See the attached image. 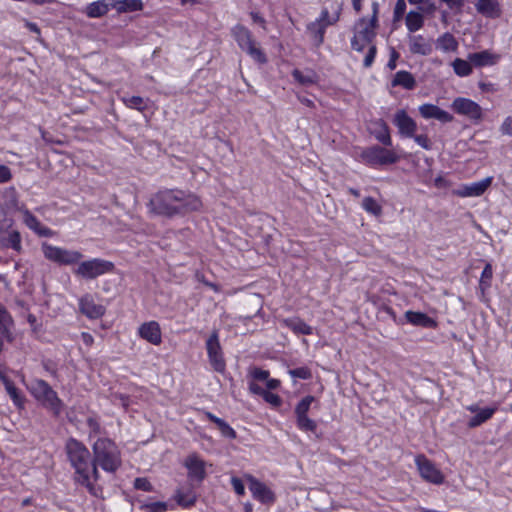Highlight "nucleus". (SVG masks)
Here are the masks:
<instances>
[{
	"label": "nucleus",
	"instance_id": "nucleus-1",
	"mask_svg": "<svg viewBox=\"0 0 512 512\" xmlns=\"http://www.w3.org/2000/svg\"><path fill=\"white\" fill-rule=\"evenodd\" d=\"M67 450L68 459L75 469L74 480L85 487L88 493L96 498L103 497V488L97 484L99 473L97 467L106 472H115L121 465L119 450Z\"/></svg>",
	"mask_w": 512,
	"mask_h": 512
},
{
	"label": "nucleus",
	"instance_id": "nucleus-2",
	"mask_svg": "<svg viewBox=\"0 0 512 512\" xmlns=\"http://www.w3.org/2000/svg\"><path fill=\"white\" fill-rule=\"evenodd\" d=\"M149 207L157 215L173 217L199 211L202 208V201L191 192L165 189L157 192L151 198Z\"/></svg>",
	"mask_w": 512,
	"mask_h": 512
},
{
	"label": "nucleus",
	"instance_id": "nucleus-3",
	"mask_svg": "<svg viewBox=\"0 0 512 512\" xmlns=\"http://www.w3.org/2000/svg\"><path fill=\"white\" fill-rule=\"evenodd\" d=\"M377 27L378 24L368 21L366 17L359 18L353 26L351 47L357 52H364L367 49V54L363 61V65L366 68L371 67L377 53L375 45Z\"/></svg>",
	"mask_w": 512,
	"mask_h": 512
},
{
	"label": "nucleus",
	"instance_id": "nucleus-4",
	"mask_svg": "<svg viewBox=\"0 0 512 512\" xmlns=\"http://www.w3.org/2000/svg\"><path fill=\"white\" fill-rule=\"evenodd\" d=\"M393 124L400 137L413 139L424 150L432 149V142L427 134H416L418 125L405 109H399L394 113Z\"/></svg>",
	"mask_w": 512,
	"mask_h": 512
},
{
	"label": "nucleus",
	"instance_id": "nucleus-5",
	"mask_svg": "<svg viewBox=\"0 0 512 512\" xmlns=\"http://www.w3.org/2000/svg\"><path fill=\"white\" fill-rule=\"evenodd\" d=\"M29 390L34 398L41 403L42 406L51 410L55 415H59L63 409V402L57 393L44 380H34Z\"/></svg>",
	"mask_w": 512,
	"mask_h": 512
},
{
	"label": "nucleus",
	"instance_id": "nucleus-6",
	"mask_svg": "<svg viewBox=\"0 0 512 512\" xmlns=\"http://www.w3.org/2000/svg\"><path fill=\"white\" fill-rule=\"evenodd\" d=\"M115 266L111 261L102 258H91L79 261L73 268V274L81 279L92 280L113 272Z\"/></svg>",
	"mask_w": 512,
	"mask_h": 512
},
{
	"label": "nucleus",
	"instance_id": "nucleus-7",
	"mask_svg": "<svg viewBox=\"0 0 512 512\" xmlns=\"http://www.w3.org/2000/svg\"><path fill=\"white\" fill-rule=\"evenodd\" d=\"M232 35L239 47L258 63H266L267 58L264 52L256 46L251 32L243 25H236L232 28Z\"/></svg>",
	"mask_w": 512,
	"mask_h": 512
},
{
	"label": "nucleus",
	"instance_id": "nucleus-8",
	"mask_svg": "<svg viewBox=\"0 0 512 512\" xmlns=\"http://www.w3.org/2000/svg\"><path fill=\"white\" fill-rule=\"evenodd\" d=\"M44 257L59 265L70 266L77 264L82 258L83 254L78 250H70L59 246H54L44 242L41 246Z\"/></svg>",
	"mask_w": 512,
	"mask_h": 512
},
{
	"label": "nucleus",
	"instance_id": "nucleus-9",
	"mask_svg": "<svg viewBox=\"0 0 512 512\" xmlns=\"http://www.w3.org/2000/svg\"><path fill=\"white\" fill-rule=\"evenodd\" d=\"M339 16V12H336L334 16H330L329 11L323 9L319 17L307 25V30L316 46H320L324 42L326 28L338 22Z\"/></svg>",
	"mask_w": 512,
	"mask_h": 512
},
{
	"label": "nucleus",
	"instance_id": "nucleus-10",
	"mask_svg": "<svg viewBox=\"0 0 512 512\" xmlns=\"http://www.w3.org/2000/svg\"><path fill=\"white\" fill-rule=\"evenodd\" d=\"M415 465L420 477L428 483L441 485L445 481L442 471L429 460L425 455L418 454L415 456Z\"/></svg>",
	"mask_w": 512,
	"mask_h": 512
},
{
	"label": "nucleus",
	"instance_id": "nucleus-11",
	"mask_svg": "<svg viewBox=\"0 0 512 512\" xmlns=\"http://www.w3.org/2000/svg\"><path fill=\"white\" fill-rule=\"evenodd\" d=\"M452 110L461 116L479 123L484 117V111L482 107L475 101L466 97H457L451 103Z\"/></svg>",
	"mask_w": 512,
	"mask_h": 512
},
{
	"label": "nucleus",
	"instance_id": "nucleus-12",
	"mask_svg": "<svg viewBox=\"0 0 512 512\" xmlns=\"http://www.w3.org/2000/svg\"><path fill=\"white\" fill-rule=\"evenodd\" d=\"M361 160L370 166L393 164L397 162V155L388 149L380 146H373L363 150L360 154Z\"/></svg>",
	"mask_w": 512,
	"mask_h": 512
},
{
	"label": "nucleus",
	"instance_id": "nucleus-13",
	"mask_svg": "<svg viewBox=\"0 0 512 512\" xmlns=\"http://www.w3.org/2000/svg\"><path fill=\"white\" fill-rule=\"evenodd\" d=\"M244 480L248 483L252 497L264 505H273L276 502V495L273 490L264 482L251 474H244Z\"/></svg>",
	"mask_w": 512,
	"mask_h": 512
},
{
	"label": "nucleus",
	"instance_id": "nucleus-14",
	"mask_svg": "<svg viewBox=\"0 0 512 512\" xmlns=\"http://www.w3.org/2000/svg\"><path fill=\"white\" fill-rule=\"evenodd\" d=\"M206 350L209 362L216 372L223 373L226 363L223 357L222 348L219 341V334L214 330L206 341Z\"/></svg>",
	"mask_w": 512,
	"mask_h": 512
},
{
	"label": "nucleus",
	"instance_id": "nucleus-15",
	"mask_svg": "<svg viewBox=\"0 0 512 512\" xmlns=\"http://www.w3.org/2000/svg\"><path fill=\"white\" fill-rule=\"evenodd\" d=\"M493 181L492 176H488L484 179H481L476 182L464 184L460 186L457 190H455L453 193L456 196L466 198V197H479L483 195L486 190L491 186Z\"/></svg>",
	"mask_w": 512,
	"mask_h": 512
},
{
	"label": "nucleus",
	"instance_id": "nucleus-16",
	"mask_svg": "<svg viewBox=\"0 0 512 512\" xmlns=\"http://www.w3.org/2000/svg\"><path fill=\"white\" fill-rule=\"evenodd\" d=\"M173 499L182 509H190L197 502V493L191 484H185L175 490Z\"/></svg>",
	"mask_w": 512,
	"mask_h": 512
},
{
	"label": "nucleus",
	"instance_id": "nucleus-17",
	"mask_svg": "<svg viewBox=\"0 0 512 512\" xmlns=\"http://www.w3.org/2000/svg\"><path fill=\"white\" fill-rule=\"evenodd\" d=\"M188 473V478L191 481L202 483L206 478L205 462L197 455L192 454L188 456L184 462Z\"/></svg>",
	"mask_w": 512,
	"mask_h": 512
},
{
	"label": "nucleus",
	"instance_id": "nucleus-18",
	"mask_svg": "<svg viewBox=\"0 0 512 512\" xmlns=\"http://www.w3.org/2000/svg\"><path fill=\"white\" fill-rule=\"evenodd\" d=\"M138 335L152 345L158 346L162 343V331L157 321L142 323L138 328Z\"/></svg>",
	"mask_w": 512,
	"mask_h": 512
},
{
	"label": "nucleus",
	"instance_id": "nucleus-19",
	"mask_svg": "<svg viewBox=\"0 0 512 512\" xmlns=\"http://www.w3.org/2000/svg\"><path fill=\"white\" fill-rule=\"evenodd\" d=\"M418 111L421 117L427 120L436 119L442 123H450L454 119L452 114L431 103L420 105Z\"/></svg>",
	"mask_w": 512,
	"mask_h": 512
},
{
	"label": "nucleus",
	"instance_id": "nucleus-20",
	"mask_svg": "<svg viewBox=\"0 0 512 512\" xmlns=\"http://www.w3.org/2000/svg\"><path fill=\"white\" fill-rule=\"evenodd\" d=\"M79 309L90 319H98L105 314V307L97 304L91 295H85L80 298Z\"/></svg>",
	"mask_w": 512,
	"mask_h": 512
},
{
	"label": "nucleus",
	"instance_id": "nucleus-21",
	"mask_svg": "<svg viewBox=\"0 0 512 512\" xmlns=\"http://www.w3.org/2000/svg\"><path fill=\"white\" fill-rule=\"evenodd\" d=\"M467 410L474 413L475 415L468 421L467 425L470 428H475L486 421H488L496 412L497 407H485L479 408L477 405H470L467 407Z\"/></svg>",
	"mask_w": 512,
	"mask_h": 512
},
{
	"label": "nucleus",
	"instance_id": "nucleus-22",
	"mask_svg": "<svg viewBox=\"0 0 512 512\" xmlns=\"http://www.w3.org/2000/svg\"><path fill=\"white\" fill-rule=\"evenodd\" d=\"M22 216H23L22 219H23V222L25 223V225L29 229L34 231L37 235L43 236V237H51L54 235V232L50 228L42 225L30 211L23 210Z\"/></svg>",
	"mask_w": 512,
	"mask_h": 512
},
{
	"label": "nucleus",
	"instance_id": "nucleus-23",
	"mask_svg": "<svg viewBox=\"0 0 512 512\" xmlns=\"http://www.w3.org/2000/svg\"><path fill=\"white\" fill-rule=\"evenodd\" d=\"M371 133L376 140L386 146L392 145L390 130L387 123L382 119H377L371 122Z\"/></svg>",
	"mask_w": 512,
	"mask_h": 512
},
{
	"label": "nucleus",
	"instance_id": "nucleus-24",
	"mask_svg": "<svg viewBox=\"0 0 512 512\" xmlns=\"http://www.w3.org/2000/svg\"><path fill=\"white\" fill-rule=\"evenodd\" d=\"M405 319L413 326L423 328H436L437 321L423 312L408 310L405 312Z\"/></svg>",
	"mask_w": 512,
	"mask_h": 512
},
{
	"label": "nucleus",
	"instance_id": "nucleus-25",
	"mask_svg": "<svg viewBox=\"0 0 512 512\" xmlns=\"http://www.w3.org/2000/svg\"><path fill=\"white\" fill-rule=\"evenodd\" d=\"M269 371L258 367L249 370L250 381L263 382L268 390H275L280 386L278 379L269 378Z\"/></svg>",
	"mask_w": 512,
	"mask_h": 512
},
{
	"label": "nucleus",
	"instance_id": "nucleus-26",
	"mask_svg": "<svg viewBox=\"0 0 512 512\" xmlns=\"http://www.w3.org/2000/svg\"><path fill=\"white\" fill-rule=\"evenodd\" d=\"M468 59L474 66L484 67L496 64L499 60V56L488 50H484L481 52L470 53L468 55Z\"/></svg>",
	"mask_w": 512,
	"mask_h": 512
},
{
	"label": "nucleus",
	"instance_id": "nucleus-27",
	"mask_svg": "<svg viewBox=\"0 0 512 512\" xmlns=\"http://www.w3.org/2000/svg\"><path fill=\"white\" fill-rule=\"evenodd\" d=\"M478 13L488 18H496L500 16L501 9L497 0H478L475 4Z\"/></svg>",
	"mask_w": 512,
	"mask_h": 512
},
{
	"label": "nucleus",
	"instance_id": "nucleus-28",
	"mask_svg": "<svg viewBox=\"0 0 512 512\" xmlns=\"http://www.w3.org/2000/svg\"><path fill=\"white\" fill-rule=\"evenodd\" d=\"M409 49L413 54L428 55L432 51V46L422 35H415L409 38Z\"/></svg>",
	"mask_w": 512,
	"mask_h": 512
},
{
	"label": "nucleus",
	"instance_id": "nucleus-29",
	"mask_svg": "<svg viewBox=\"0 0 512 512\" xmlns=\"http://www.w3.org/2000/svg\"><path fill=\"white\" fill-rule=\"evenodd\" d=\"M391 85L393 87L401 86L406 90H412L416 86V80L410 72L400 70L395 73Z\"/></svg>",
	"mask_w": 512,
	"mask_h": 512
},
{
	"label": "nucleus",
	"instance_id": "nucleus-30",
	"mask_svg": "<svg viewBox=\"0 0 512 512\" xmlns=\"http://www.w3.org/2000/svg\"><path fill=\"white\" fill-rule=\"evenodd\" d=\"M283 324L297 335H311L313 333V328L299 318L284 319Z\"/></svg>",
	"mask_w": 512,
	"mask_h": 512
},
{
	"label": "nucleus",
	"instance_id": "nucleus-31",
	"mask_svg": "<svg viewBox=\"0 0 512 512\" xmlns=\"http://www.w3.org/2000/svg\"><path fill=\"white\" fill-rule=\"evenodd\" d=\"M109 12V4L107 0H97L88 4L85 8V14L89 18H99Z\"/></svg>",
	"mask_w": 512,
	"mask_h": 512
},
{
	"label": "nucleus",
	"instance_id": "nucleus-32",
	"mask_svg": "<svg viewBox=\"0 0 512 512\" xmlns=\"http://www.w3.org/2000/svg\"><path fill=\"white\" fill-rule=\"evenodd\" d=\"M12 326L13 320L11 316L2 306H0V332L9 342H12L14 339L11 332Z\"/></svg>",
	"mask_w": 512,
	"mask_h": 512
},
{
	"label": "nucleus",
	"instance_id": "nucleus-33",
	"mask_svg": "<svg viewBox=\"0 0 512 512\" xmlns=\"http://www.w3.org/2000/svg\"><path fill=\"white\" fill-rule=\"evenodd\" d=\"M437 49L443 52H455L458 48V42L451 33H444L436 41Z\"/></svg>",
	"mask_w": 512,
	"mask_h": 512
},
{
	"label": "nucleus",
	"instance_id": "nucleus-34",
	"mask_svg": "<svg viewBox=\"0 0 512 512\" xmlns=\"http://www.w3.org/2000/svg\"><path fill=\"white\" fill-rule=\"evenodd\" d=\"M0 379L2 380V382L5 386V390L8 393V395L10 396V398L12 399V401L14 402V404L17 407L22 408L23 407V397L21 396V394L19 393L18 389L15 387L13 382L10 381L1 372H0Z\"/></svg>",
	"mask_w": 512,
	"mask_h": 512
},
{
	"label": "nucleus",
	"instance_id": "nucleus-35",
	"mask_svg": "<svg viewBox=\"0 0 512 512\" xmlns=\"http://www.w3.org/2000/svg\"><path fill=\"white\" fill-rule=\"evenodd\" d=\"M472 65L473 64L469 61V59L464 60L461 58H456L451 63L454 73L459 77L469 76L473 71Z\"/></svg>",
	"mask_w": 512,
	"mask_h": 512
},
{
	"label": "nucleus",
	"instance_id": "nucleus-36",
	"mask_svg": "<svg viewBox=\"0 0 512 512\" xmlns=\"http://www.w3.org/2000/svg\"><path fill=\"white\" fill-rule=\"evenodd\" d=\"M406 27L410 32H416L423 27L424 18L423 16L416 11H409L406 15Z\"/></svg>",
	"mask_w": 512,
	"mask_h": 512
},
{
	"label": "nucleus",
	"instance_id": "nucleus-37",
	"mask_svg": "<svg viewBox=\"0 0 512 512\" xmlns=\"http://www.w3.org/2000/svg\"><path fill=\"white\" fill-rule=\"evenodd\" d=\"M115 7L120 13L140 11L143 9V2L142 0H120Z\"/></svg>",
	"mask_w": 512,
	"mask_h": 512
},
{
	"label": "nucleus",
	"instance_id": "nucleus-38",
	"mask_svg": "<svg viewBox=\"0 0 512 512\" xmlns=\"http://www.w3.org/2000/svg\"><path fill=\"white\" fill-rule=\"evenodd\" d=\"M292 76L297 82H299L302 85L314 84L317 81V75L313 71H308L304 73L298 69H295L292 72Z\"/></svg>",
	"mask_w": 512,
	"mask_h": 512
},
{
	"label": "nucleus",
	"instance_id": "nucleus-39",
	"mask_svg": "<svg viewBox=\"0 0 512 512\" xmlns=\"http://www.w3.org/2000/svg\"><path fill=\"white\" fill-rule=\"evenodd\" d=\"M362 208L369 214L380 216L382 214V206L373 198L365 197L362 201Z\"/></svg>",
	"mask_w": 512,
	"mask_h": 512
},
{
	"label": "nucleus",
	"instance_id": "nucleus-40",
	"mask_svg": "<svg viewBox=\"0 0 512 512\" xmlns=\"http://www.w3.org/2000/svg\"><path fill=\"white\" fill-rule=\"evenodd\" d=\"M123 103L130 109H136L138 111H144L146 109L145 100L140 96L123 97Z\"/></svg>",
	"mask_w": 512,
	"mask_h": 512
},
{
	"label": "nucleus",
	"instance_id": "nucleus-41",
	"mask_svg": "<svg viewBox=\"0 0 512 512\" xmlns=\"http://www.w3.org/2000/svg\"><path fill=\"white\" fill-rule=\"evenodd\" d=\"M5 246L20 252L22 250L20 233L16 230L10 231L7 239L5 240Z\"/></svg>",
	"mask_w": 512,
	"mask_h": 512
},
{
	"label": "nucleus",
	"instance_id": "nucleus-42",
	"mask_svg": "<svg viewBox=\"0 0 512 512\" xmlns=\"http://www.w3.org/2000/svg\"><path fill=\"white\" fill-rule=\"evenodd\" d=\"M140 508L145 512H166L168 510V503L162 501L150 502L141 505Z\"/></svg>",
	"mask_w": 512,
	"mask_h": 512
},
{
	"label": "nucleus",
	"instance_id": "nucleus-43",
	"mask_svg": "<svg viewBox=\"0 0 512 512\" xmlns=\"http://www.w3.org/2000/svg\"><path fill=\"white\" fill-rule=\"evenodd\" d=\"M314 401V398L312 396H306L304 397L296 406L295 408V414L297 417L305 416L307 415L310 406L312 402Z\"/></svg>",
	"mask_w": 512,
	"mask_h": 512
},
{
	"label": "nucleus",
	"instance_id": "nucleus-44",
	"mask_svg": "<svg viewBox=\"0 0 512 512\" xmlns=\"http://www.w3.org/2000/svg\"><path fill=\"white\" fill-rule=\"evenodd\" d=\"M297 425L299 429L304 431H315L316 423L310 419L307 415L297 417Z\"/></svg>",
	"mask_w": 512,
	"mask_h": 512
},
{
	"label": "nucleus",
	"instance_id": "nucleus-45",
	"mask_svg": "<svg viewBox=\"0 0 512 512\" xmlns=\"http://www.w3.org/2000/svg\"><path fill=\"white\" fill-rule=\"evenodd\" d=\"M134 488L145 492H151L153 490L152 484L146 477H137L134 480Z\"/></svg>",
	"mask_w": 512,
	"mask_h": 512
},
{
	"label": "nucleus",
	"instance_id": "nucleus-46",
	"mask_svg": "<svg viewBox=\"0 0 512 512\" xmlns=\"http://www.w3.org/2000/svg\"><path fill=\"white\" fill-rule=\"evenodd\" d=\"M263 399L269 403L272 407H279L282 404V400L279 395L271 392L270 390H266L263 394Z\"/></svg>",
	"mask_w": 512,
	"mask_h": 512
},
{
	"label": "nucleus",
	"instance_id": "nucleus-47",
	"mask_svg": "<svg viewBox=\"0 0 512 512\" xmlns=\"http://www.w3.org/2000/svg\"><path fill=\"white\" fill-rule=\"evenodd\" d=\"M230 482H231V486H232L234 492L238 496L245 495V485L241 478L232 476Z\"/></svg>",
	"mask_w": 512,
	"mask_h": 512
},
{
	"label": "nucleus",
	"instance_id": "nucleus-48",
	"mask_svg": "<svg viewBox=\"0 0 512 512\" xmlns=\"http://www.w3.org/2000/svg\"><path fill=\"white\" fill-rule=\"evenodd\" d=\"M289 374L293 378H299V379H309L311 377V371L307 367H299L293 370L289 371Z\"/></svg>",
	"mask_w": 512,
	"mask_h": 512
},
{
	"label": "nucleus",
	"instance_id": "nucleus-49",
	"mask_svg": "<svg viewBox=\"0 0 512 512\" xmlns=\"http://www.w3.org/2000/svg\"><path fill=\"white\" fill-rule=\"evenodd\" d=\"M493 276V269L490 263H487L481 273L480 282L481 284L490 285V281Z\"/></svg>",
	"mask_w": 512,
	"mask_h": 512
},
{
	"label": "nucleus",
	"instance_id": "nucleus-50",
	"mask_svg": "<svg viewBox=\"0 0 512 512\" xmlns=\"http://www.w3.org/2000/svg\"><path fill=\"white\" fill-rule=\"evenodd\" d=\"M406 10L405 0H397L394 8V17L396 20L400 19Z\"/></svg>",
	"mask_w": 512,
	"mask_h": 512
},
{
	"label": "nucleus",
	"instance_id": "nucleus-51",
	"mask_svg": "<svg viewBox=\"0 0 512 512\" xmlns=\"http://www.w3.org/2000/svg\"><path fill=\"white\" fill-rule=\"evenodd\" d=\"M12 178L11 170L6 165H0V183H6Z\"/></svg>",
	"mask_w": 512,
	"mask_h": 512
},
{
	"label": "nucleus",
	"instance_id": "nucleus-52",
	"mask_svg": "<svg viewBox=\"0 0 512 512\" xmlns=\"http://www.w3.org/2000/svg\"><path fill=\"white\" fill-rule=\"evenodd\" d=\"M248 389L250 391V393L252 394H255V395H260V396H263V394L265 393V391L267 389H264L262 388L257 382L255 381H249L248 383Z\"/></svg>",
	"mask_w": 512,
	"mask_h": 512
},
{
	"label": "nucleus",
	"instance_id": "nucleus-53",
	"mask_svg": "<svg viewBox=\"0 0 512 512\" xmlns=\"http://www.w3.org/2000/svg\"><path fill=\"white\" fill-rule=\"evenodd\" d=\"M500 130L502 134L512 136V117H507L501 124Z\"/></svg>",
	"mask_w": 512,
	"mask_h": 512
},
{
	"label": "nucleus",
	"instance_id": "nucleus-54",
	"mask_svg": "<svg viewBox=\"0 0 512 512\" xmlns=\"http://www.w3.org/2000/svg\"><path fill=\"white\" fill-rule=\"evenodd\" d=\"M219 430L224 437H227V438L235 437V431L227 422H224V424H222L221 427H219Z\"/></svg>",
	"mask_w": 512,
	"mask_h": 512
},
{
	"label": "nucleus",
	"instance_id": "nucleus-55",
	"mask_svg": "<svg viewBox=\"0 0 512 512\" xmlns=\"http://www.w3.org/2000/svg\"><path fill=\"white\" fill-rule=\"evenodd\" d=\"M196 279L200 282H202L205 286L212 289L214 292H220V288L217 284L207 281L204 276L200 273H196Z\"/></svg>",
	"mask_w": 512,
	"mask_h": 512
},
{
	"label": "nucleus",
	"instance_id": "nucleus-56",
	"mask_svg": "<svg viewBox=\"0 0 512 512\" xmlns=\"http://www.w3.org/2000/svg\"><path fill=\"white\" fill-rule=\"evenodd\" d=\"M398 58H399V53L394 48H391L390 49V59L387 63V67L390 70H394L396 68V61Z\"/></svg>",
	"mask_w": 512,
	"mask_h": 512
},
{
	"label": "nucleus",
	"instance_id": "nucleus-57",
	"mask_svg": "<svg viewBox=\"0 0 512 512\" xmlns=\"http://www.w3.org/2000/svg\"><path fill=\"white\" fill-rule=\"evenodd\" d=\"M444 2L450 9H461L464 5V0H440Z\"/></svg>",
	"mask_w": 512,
	"mask_h": 512
},
{
	"label": "nucleus",
	"instance_id": "nucleus-58",
	"mask_svg": "<svg viewBox=\"0 0 512 512\" xmlns=\"http://www.w3.org/2000/svg\"><path fill=\"white\" fill-rule=\"evenodd\" d=\"M378 13H379V4H378V2L374 1L372 3V15H371V18L368 19V21L378 24Z\"/></svg>",
	"mask_w": 512,
	"mask_h": 512
},
{
	"label": "nucleus",
	"instance_id": "nucleus-59",
	"mask_svg": "<svg viewBox=\"0 0 512 512\" xmlns=\"http://www.w3.org/2000/svg\"><path fill=\"white\" fill-rule=\"evenodd\" d=\"M81 339H82V342L88 347L92 346V344L94 343L93 336L87 332L81 333Z\"/></svg>",
	"mask_w": 512,
	"mask_h": 512
},
{
	"label": "nucleus",
	"instance_id": "nucleus-60",
	"mask_svg": "<svg viewBox=\"0 0 512 512\" xmlns=\"http://www.w3.org/2000/svg\"><path fill=\"white\" fill-rule=\"evenodd\" d=\"M251 17L253 19V21L255 23H258L260 24L263 28H265V25H266V21L264 20L263 17H261L258 13L256 12H251Z\"/></svg>",
	"mask_w": 512,
	"mask_h": 512
},
{
	"label": "nucleus",
	"instance_id": "nucleus-61",
	"mask_svg": "<svg viewBox=\"0 0 512 512\" xmlns=\"http://www.w3.org/2000/svg\"><path fill=\"white\" fill-rule=\"evenodd\" d=\"M421 9L425 12L432 13L436 10V6L433 2L426 1L423 3V7Z\"/></svg>",
	"mask_w": 512,
	"mask_h": 512
},
{
	"label": "nucleus",
	"instance_id": "nucleus-62",
	"mask_svg": "<svg viewBox=\"0 0 512 512\" xmlns=\"http://www.w3.org/2000/svg\"><path fill=\"white\" fill-rule=\"evenodd\" d=\"M26 27L33 33L35 34H40V29L39 27L37 26V24L35 23H32V22H27L26 23Z\"/></svg>",
	"mask_w": 512,
	"mask_h": 512
},
{
	"label": "nucleus",
	"instance_id": "nucleus-63",
	"mask_svg": "<svg viewBox=\"0 0 512 512\" xmlns=\"http://www.w3.org/2000/svg\"><path fill=\"white\" fill-rule=\"evenodd\" d=\"M354 10L359 13L362 9V0H352Z\"/></svg>",
	"mask_w": 512,
	"mask_h": 512
},
{
	"label": "nucleus",
	"instance_id": "nucleus-64",
	"mask_svg": "<svg viewBox=\"0 0 512 512\" xmlns=\"http://www.w3.org/2000/svg\"><path fill=\"white\" fill-rule=\"evenodd\" d=\"M244 512H253V505L250 502H246L243 504Z\"/></svg>",
	"mask_w": 512,
	"mask_h": 512
}]
</instances>
